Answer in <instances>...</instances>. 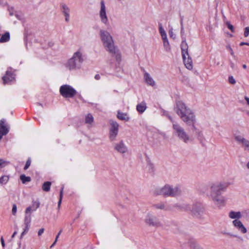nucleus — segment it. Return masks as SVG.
<instances>
[{
  "label": "nucleus",
  "mask_w": 249,
  "mask_h": 249,
  "mask_svg": "<svg viewBox=\"0 0 249 249\" xmlns=\"http://www.w3.org/2000/svg\"><path fill=\"white\" fill-rule=\"evenodd\" d=\"M175 110L184 123L194 126L196 122L195 114L184 102L181 101L177 102Z\"/></svg>",
  "instance_id": "obj_1"
},
{
  "label": "nucleus",
  "mask_w": 249,
  "mask_h": 249,
  "mask_svg": "<svg viewBox=\"0 0 249 249\" xmlns=\"http://www.w3.org/2000/svg\"><path fill=\"white\" fill-rule=\"evenodd\" d=\"M228 186L227 183L219 182L213 183L211 186V196L214 204L218 207L224 205L225 199L221 194L226 190Z\"/></svg>",
  "instance_id": "obj_2"
},
{
  "label": "nucleus",
  "mask_w": 249,
  "mask_h": 249,
  "mask_svg": "<svg viewBox=\"0 0 249 249\" xmlns=\"http://www.w3.org/2000/svg\"><path fill=\"white\" fill-rule=\"evenodd\" d=\"M181 192V189L178 186L173 187L166 184L162 187L156 188L154 193L156 195H162L166 197H175L180 195Z\"/></svg>",
  "instance_id": "obj_3"
},
{
  "label": "nucleus",
  "mask_w": 249,
  "mask_h": 249,
  "mask_svg": "<svg viewBox=\"0 0 249 249\" xmlns=\"http://www.w3.org/2000/svg\"><path fill=\"white\" fill-rule=\"evenodd\" d=\"M100 35L106 50L110 54H115L116 47L114 46V41L110 34L106 31L101 30Z\"/></svg>",
  "instance_id": "obj_4"
},
{
  "label": "nucleus",
  "mask_w": 249,
  "mask_h": 249,
  "mask_svg": "<svg viewBox=\"0 0 249 249\" xmlns=\"http://www.w3.org/2000/svg\"><path fill=\"white\" fill-rule=\"evenodd\" d=\"M82 54L77 51L74 53L72 56L64 64L65 67L70 71H74L80 68L83 62Z\"/></svg>",
  "instance_id": "obj_5"
},
{
  "label": "nucleus",
  "mask_w": 249,
  "mask_h": 249,
  "mask_svg": "<svg viewBox=\"0 0 249 249\" xmlns=\"http://www.w3.org/2000/svg\"><path fill=\"white\" fill-rule=\"evenodd\" d=\"M173 134L185 143H188L191 141V137L179 124L174 123L173 124Z\"/></svg>",
  "instance_id": "obj_6"
},
{
  "label": "nucleus",
  "mask_w": 249,
  "mask_h": 249,
  "mask_svg": "<svg viewBox=\"0 0 249 249\" xmlns=\"http://www.w3.org/2000/svg\"><path fill=\"white\" fill-rule=\"evenodd\" d=\"M181 209L186 211H190L196 216L199 217L202 216L205 212L203 205L201 203H196L191 206L188 204H183Z\"/></svg>",
  "instance_id": "obj_7"
},
{
  "label": "nucleus",
  "mask_w": 249,
  "mask_h": 249,
  "mask_svg": "<svg viewBox=\"0 0 249 249\" xmlns=\"http://www.w3.org/2000/svg\"><path fill=\"white\" fill-rule=\"evenodd\" d=\"M60 94L64 98H73L76 94V90L69 85H63L59 89Z\"/></svg>",
  "instance_id": "obj_8"
},
{
  "label": "nucleus",
  "mask_w": 249,
  "mask_h": 249,
  "mask_svg": "<svg viewBox=\"0 0 249 249\" xmlns=\"http://www.w3.org/2000/svg\"><path fill=\"white\" fill-rule=\"evenodd\" d=\"M145 221L146 223L148 224L150 226L160 227L162 226V224L160 220L156 216L151 213L147 215Z\"/></svg>",
  "instance_id": "obj_9"
},
{
  "label": "nucleus",
  "mask_w": 249,
  "mask_h": 249,
  "mask_svg": "<svg viewBox=\"0 0 249 249\" xmlns=\"http://www.w3.org/2000/svg\"><path fill=\"white\" fill-rule=\"evenodd\" d=\"M109 124L110 125V128L109 129V139L110 141H113L118 135L119 124L116 121L113 120H110Z\"/></svg>",
  "instance_id": "obj_10"
},
{
  "label": "nucleus",
  "mask_w": 249,
  "mask_h": 249,
  "mask_svg": "<svg viewBox=\"0 0 249 249\" xmlns=\"http://www.w3.org/2000/svg\"><path fill=\"white\" fill-rule=\"evenodd\" d=\"M99 16L101 21L107 24L108 23V18L106 14V6L104 1L101 2V9L99 12Z\"/></svg>",
  "instance_id": "obj_11"
},
{
  "label": "nucleus",
  "mask_w": 249,
  "mask_h": 249,
  "mask_svg": "<svg viewBox=\"0 0 249 249\" xmlns=\"http://www.w3.org/2000/svg\"><path fill=\"white\" fill-rule=\"evenodd\" d=\"M234 139L239 144L242 145L246 150L249 151V141L240 135L235 136Z\"/></svg>",
  "instance_id": "obj_12"
},
{
  "label": "nucleus",
  "mask_w": 249,
  "mask_h": 249,
  "mask_svg": "<svg viewBox=\"0 0 249 249\" xmlns=\"http://www.w3.org/2000/svg\"><path fill=\"white\" fill-rule=\"evenodd\" d=\"M182 56H185V54L188 53V46L186 42V39L185 36H182V42L180 45Z\"/></svg>",
  "instance_id": "obj_13"
},
{
  "label": "nucleus",
  "mask_w": 249,
  "mask_h": 249,
  "mask_svg": "<svg viewBox=\"0 0 249 249\" xmlns=\"http://www.w3.org/2000/svg\"><path fill=\"white\" fill-rule=\"evenodd\" d=\"M182 58L186 68L190 70H192L193 67V61L189 54H185L184 57L182 56Z\"/></svg>",
  "instance_id": "obj_14"
},
{
  "label": "nucleus",
  "mask_w": 249,
  "mask_h": 249,
  "mask_svg": "<svg viewBox=\"0 0 249 249\" xmlns=\"http://www.w3.org/2000/svg\"><path fill=\"white\" fill-rule=\"evenodd\" d=\"M31 207H27L25 210V215L24 219V225H30L31 222Z\"/></svg>",
  "instance_id": "obj_15"
},
{
  "label": "nucleus",
  "mask_w": 249,
  "mask_h": 249,
  "mask_svg": "<svg viewBox=\"0 0 249 249\" xmlns=\"http://www.w3.org/2000/svg\"><path fill=\"white\" fill-rule=\"evenodd\" d=\"M61 11L65 17V21L69 22L70 20V8L65 4L61 5Z\"/></svg>",
  "instance_id": "obj_16"
},
{
  "label": "nucleus",
  "mask_w": 249,
  "mask_h": 249,
  "mask_svg": "<svg viewBox=\"0 0 249 249\" xmlns=\"http://www.w3.org/2000/svg\"><path fill=\"white\" fill-rule=\"evenodd\" d=\"M115 149L121 153H124L127 151V148L122 141L116 144Z\"/></svg>",
  "instance_id": "obj_17"
},
{
  "label": "nucleus",
  "mask_w": 249,
  "mask_h": 249,
  "mask_svg": "<svg viewBox=\"0 0 249 249\" xmlns=\"http://www.w3.org/2000/svg\"><path fill=\"white\" fill-rule=\"evenodd\" d=\"M14 79V76L11 72L7 71L5 75L2 77L3 83L4 84H8L10 82L12 81Z\"/></svg>",
  "instance_id": "obj_18"
},
{
  "label": "nucleus",
  "mask_w": 249,
  "mask_h": 249,
  "mask_svg": "<svg viewBox=\"0 0 249 249\" xmlns=\"http://www.w3.org/2000/svg\"><path fill=\"white\" fill-rule=\"evenodd\" d=\"M144 79L145 80V82L147 84L153 87L155 85V82L153 79V78L151 77V76L150 75V74L147 73V72H145L144 74Z\"/></svg>",
  "instance_id": "obj_19"
},
{
  "label": "nucleus",
  "mask_w": 249,
  "mask_h": 249,
  "mask_svg": "<svg viewBox=\"0 0 249 249\" xmlns=\"http://www.w3.org/2000/svg\"><path fill=\"white\" fill-rule=\"evenodd\" d=\"M9 129L8 126L5 124V120H1L0 121V132L5 133V135H6L9 132Z\"/></svg>",
  "instance_id": "obj_20"
},
{
  "label": "nucleus",
  "mask_w": 249,
  "mask_h": 249,
  "mask_svg": "<svg viewBox=\"0 0 249 249\" xmlns=\"http://www.w3.org/2000/svg\"><path fill=\"white\" fill-rule=\"evenodd\" d=\"M117 118L121 120L127 122L129 120L130 118L126 113H123L120 110L117 112Z\"/></svg>",
  "instance_id": "obj_21"
},
{
  "label": "nucleus",
  "mask_w": 249,
  "mask_h": 249,
  "mask_svg": "<svg viewBox=\"0 0 249 249\" xmlns=\"http://www.w3.org/2000/svg\"><path fill=\"white\" fill-rule=\"evenodd\" d=\"M147 107L144 102H142L137 105L136 107L137 110L140 113H143L146 109Z\"/></svg>",
  "instance_id": "obj_22"
},
{
  "label": "nucleus",
  "mask_w": 249,
  "mask_h": 249,
  "mask_svg": "<svg viewBox=\"0 0 249 249\" xmlns=\"http://www.w3.org/2000/svg\"><path fill=\"white\" fill-rule=\"evenodd\" d=\"M229 216L231 219H239L241 217L242 214L240 212L231 211L229 213Z\"/></svg>",
  "instance_id": "obj_23"
},
{
  "label": "nucleus",
  "mask_w": 249,
  "mask_h": 249,
  "mask_svg": "<svg viewBox=\"0 0 249 249\" xmlns=\"http://www.w3.org/2000/svg\"><path fill=\"white\" fill-rule=\"evenodd\" d=\"M190 249H204L200 245L195 241L190 242Z\"/></svg>",
  "instance_id": "obj_24"
},
{
  "label": "nucleus",
  "mask_w": 249,
  "mask_h": 249,
  "mask_svg": "<svg viewBox=\"0 0 249 249\" xmlns=\"http://www.w3.org/2000/svg\"><path fill=\"white\" fill-rule=\"evenodd\" d=\"M163 47L166 52H169L171 50L170 46L167 37L162 39Z\"/></svg>",
  "instance_id": "obj_25"
},
{
  "label": "nucleus",
  "mask_w": 249,
  "mask_h": 249,
  "mask_svg": "<svg viewBox=\"0 0 249 249\" xmlns=\"http://www.w3.org/2000/svg\"><path fill=\"white\" fill-rule=\"evenodd\" d=\"M51 184L52 183L50 181L45 182L42 186V189L45 192H49L50 190Z\"/></svg>",
  "instance_id": "obj_26"
},
{
  "label": "nucleus",
  "mask_w": 249,
  "mask_h": 249,
  "mask_svg": "<svg viewBox=\"0 0 249 249\" xmlns=\"http://www.w3.org/2000/svg\"><path fill=\"white\" fill-rule=\"evenodd\" d=\"M10 39V34L8 32H6L0 38V42H6Z\"/></svg>",
  "instance_id": "obj_27"
},
{
  "label": "nucleus",
  "mask_w": 249,
  "mask_h": 249,
  "mask_svg": "<svg viewBox=\"0 0 249 249\" xmlns=\"http://www.w3.org/2000/svg\"><path fill=\"white\" fill-rule=\"evenodd\" d=\"M159 32L161 36L162 39L167 38L166 33L165 30H164V29L162 26V24L161 23H159Z\"/></svg>",
  "instance_id": "obj_28"
},
{
  "label": "nucleus",
  "mask_w": 249,
  "mask_h": 249,
  "mask_svg": "<svg viewBox=\"0 0 249 249\" xmlns=\"http://www.w3.org/2000/svg\"><path fill=\"white\" fill-rule=\"evenodd\" d=\"M153 208L156 209H160V210H167V209L165 205V204L163 203H160L158 204H155L153 205Z\"/></svg>",
  "instance_id": "obj_29"
},
{
  "label": "nucleus",
  "mask_w": 249,
  "mask_h": 249,
  "mask_svg": "<svg viewBox=\"0 0 249 249\" xmlns=\"http://www.w3.org/2000/svg\"><path fill=\"white\" fill-rule=\"evenodd\" d=\"M20 179L23 184H25L26 182H30L31 178L30 177H26L25 175H21L20 176Z\"/></svg>",
  "instance_id": "obj_30"
},
{
  "label": "nucleus",
  "mask_w": 249,
  "mask_h": 249,
  "mask_svg": "<svg viewBox=\"0 0 249 249\" xmlns=\"http://www.w3.org/2000/svg\"><path fill=\"white\" fill-rule=\"evenodd\" d=\"M9 177L8 176H2L0 178V184L2 185H5L8 181Z\"/></svg>",
  "instance_id": "obj_31"
},
{
  "label": "nucleus",
  "mask_w": 249,
  "mask_h": 249,
  "mask_svg": "<svg viewBox=\"0 0 249 249\" xmlns=\"http://www.w3.org/2000/svg\"><path fill=\"white\" fill-rule=\"evenodd\" d=\"M40 206V202L39 201L36 200L33 201L31 207V211H35Z\"/></svg>",
  "instance_id": "obj_32"
},
{
  "label": "nucleus",
  "mask_w": 249,
  "mask_h": 249,
  "mask_svg": "<svg viewBox=\"0 0 249 249\" xmlns=\"http://www.w3.org/2000/svg\"><path fill=\"white\" fill-rule=\"evenodd\" d=\"M93 122V117L91 114H88L85 118V123L91 124Z\"/></svg>",
  "instance_id": "obj_33"
},
{
  "label": "nucleus",
  "mask_w": 249,
  "mask_h": 249,
  "mask_svg": "<svg viewBox=\"0 0 249 249\" xmlns=\"http://www.w3.org/2000/svg\"><path fill=\"white\" fill-rule=\"evenodd\" d=\"M232 223L235 227L238 230L240 228V226L243 224L238 219H235L232 221Z\"/></svg>",
  "instance_id": "obj_34"
},
{
  "label": "nucleus",
  "mask_w": 249,
  "mask_h": 249,
  "mask_svg": "<svg viewBox=\"0 0 249 249\" xmlns=\"http://www.w3.org/2000/svg\"><path fill=\"white\" fill-rule=\"evenodd\" d=\"M30 225H25V228L24 229V231L21 234V238H22L23 236L28 232L30 228Z\"/></svg>",
  "instance_id": "obj_35"
},
{
  "label": "nucleus",
  "mask_w": 249,
  "mask_h": 249,
  "mask_svg": "<svg viewBox=\"0 0 249 249\" xmlns=\"http://www.w3.org/2000/svg\"><path fill=\"white\" fill-rule=\"evenodd\" d=\"M63 187H62L60 191L59 200L58 202V207L59 208L61 203L62 199L63 197Z\"/></svg>",
  "instance_id": "obj_36"
},
{
  "label": "nucleus",
  "mask_w": 249,
  "mask_h": 249,
  "mask_svg": "<svg viewBox=\"0 0 249 249\" xmlns=\"http://www.w3.org/2000/svg\"><path fill=\"white\" fill-rule=\"evenodd\" d=\"M9 162L3 160L2 159H0V169L5 167Z\"/></svg>",
  "instance_id": "obj_37"
},
{
  "label": "nucleus",
  "mask_w": 249,
  "mask_h": 249,
  "mask_svg": "<svg viewBox=\"0 0 249 249\" xmlns=\"http://www.w3.org/2000/svg\"><path fill=\"white\" fill-rule=\"evenodd\" d=\"M146 160H147V163H148V165L149 166V171L150 172H153V168H154V166L153 165V164H152L150 161H149V159L148 158H147V159H146Z\"/></svg>",
  "instance_id": "obj_38"
},
{
  "label": "nucleus",
  "mask_w": 249,
  "mask_h": 249,
  "mask_svg": "<svg viewBox=\"0 0 249 249\" xmlns=\"http://www.w3.org/2000/svg\"><path fill=\"white\" fill-rule=\"evenodd\" d=\"M238 230L241 232L242 233H245L247 232V229L245 228V227L243 225V224L242 225V226H240V228L238 229Z\"/></svg>",
  "instance_id": "obj_39"
},
{
  "label": "nucleus",
  "mask_w": 249,
  "mask_h": 249,
  "mask_svg": "<svg viewBox=\"0 0 249 249\" xmlns=\"http://www.w3.org/2000/svg\"><path fill=\"white\" fill-rule=\"evenodd\" d=\"M31 160L30 158H29L26 161V164H25V165L24 167V170H27L29 167L31 165Z\"/></svg>",
  "instance_id": "obj_40"
},
{
  "label": "nucleus",
  "mask_w": 249,
  "mask_h": 249,
  "mask_svg": "<svg viewBox=\"0 0 249 249\" xmlns=\"http://www.w3.org/2000/svg\"><path fill=\"white\" fill-rule=\"evenodd\" d=\"M229 82L231 84H235L236 83V81L232 76H230L229 77Z\"/></svg>",
  "instance_id": "obj_41"
},
{
  "label": "nucleus",
  "mask_w": 249,
  "mask_h": 249,
  "mask_svg": "<svg viewBox=\"0 0 249 249\" xmlns=\"http://www.w3.org/2000/svg\"><path fill=\"white\" fill-rule=\"evenodd\" d=\"M249 35V27H247L245 29L244 36L245 37H247Z\"/></svg>",
  "instance_id": "obj_42"
},
{
  "label": "nucleus",
  "mask_w": 249,
  "mask_h": 249,
  "mask_svg": "<svg viewBox=\"0 0 249 249\" xmlns=\"http://www.w3.org/2000/svg\"><path fill=\"white\" fill-rule=\"evenodd\" d=\"M227 49L229 50L231 54L235 58V56L234 55V52L232 49V48L230 46H226Z\"/></svg>",
  "instance_id": "obj_43"
},
{
  "label": "nucleus",
  "mask_w": 249,
  "mask_h": 249,
  "mask_svg": "<svg viewBox=\"0 0 249 249\" xmlns=\"http://www.w3.org/2000/svg\"><path fill=\"white\" fill-rule=\"evenodd\" d=\"M227 27L232 32H234V27L230 23V22H227Z\"/></svg>",
  "instance_id": "obj_44"
},
{
  "label": "nucleus",
  "mask_w": 249,
  "mask_h": 249,
  "mask_svg": "<svg viewBox=\"0 0 249 249\" xmlns=\"http://www.w3.org/2000/svg\"><path fill=\"white\" fill-rule=\"evenodd\" d=\"M193 127L194 130H196V133L197 134L198 136L200 137H201L202 136V132L199 131V130H197L195 126H193Z\"/></svg>",
  "instance_id": "obj_45"
},
{
  "label": "nucleus",
  "mask_w": 249,
  "mask_h": 249,
  "mask_svg": "<svg viewBox=\"0 0 249 249\" xmlns=\"http://www.w3.org/2000/svg\"><path fill=\"white\" fill-rule=\"evenodd\" d=\"M12 213L13 215H15L17 212V206L16 204L13 205V208L12 210Z\"/></svg>",
  "instance_id": "obj_46"
},
{
  "label": "nucleus",
  "mask_w": 249,
  "mask_h": 249,
  "mask_svg": "<svg viewBox=\"0 0 249 249\" xmlns=\"http://www.w3.org/2000/svg\"><path fill=\"white\" fill-rule=\"evenodd\" d=\"M112 55H115L116 56V60L117 61H119L120 60V58H121V56L120 55L117 53V51H116V53L115 54H111Z\"/></svg>",
  "instance_id": "obj_47"
},
{
  "label": "nucleus",
  "mask_w": 249,
  "mask_h": 249,
  "mask_svg": "<svg viewBox=\"0 0 249 249\" xmlns=\"http://www.w3.org/2000/svg\"><path fill=\"white\" fill-rule=\"evenodd\" d=\"M180 34L181 36V38L182 39V36H184V30L183 26H182V27H181Z\"/></svg>",
  "instance_id": "obj_48"
},
{
  "label": "nucleus",
  "mask_w": 249,
  "mask_h": 249,
  "mask_svg": "<svg viewBox=\"0 0 249 249\" xmlns=\"http://www.w3.org/2000/svg\"><path fill=\"white\" fill-rule=\"evenodd\" d=\"M44 229L43 228L40 229L38 231V235L40 236L44 232Z\"/></svg>",
  "instance_id": "obj_49"
},
{
  "label": "nucleus",
  "mask_w": 249,
  "mask_h": 249,
  "mask_svg": "<svg viewBox=\"0 0 249 249\" xmlns=\"http://www.w3.org/2000/svg\"><path fill=\"white\" fill-rule=\"evenodd\" d=\"M62 231V230L61 229V230H60V231H59V232L57 234V235H56V236L55 237V241H57L58 239L59 238V236L60 235V234L61 233Z\"/></svg>",
  "instance_id": "obj_50"
},
{
  "label": "nucleus",
  "mask_w": 249,
  "mask_h": 249,
  "mask_svg": "<svg viewBox=\"0 0 249 249\" xmlns=\"http://www.w3.org/2000/svg\"><path fill=\"white\" fill-rule=\"evenodd\" d=\"M0 241H1V245H2V247L4 248L5 247V243H4V241L3 237H1Z\"/></svg>",
  "instance_id": "obj_51"
},
{
  "label": "nucleus",
  "mask_w": 249,
  "mask_h": 249,
  "mask_svg": "<svg viewBox=\"0 0 249 249\" xmlns=\"http://www.w3.org/2000/svg\"><path fill=\"white\" fill-rule=\"evenodd\" d=\"M244 45L249 46V43L242 42L240 44V46H243V45Z\"/></svg>",
  "instance_id": "obj_52"
},
{
  "label": "nucleus",
  "mask_w": 249,
  "mask_h": 249,
  "mask_svg": "<svg viewBox=\"0 0 249 249\" xmlns=\"http://www.w3.org/2000/svg\"><path fill=\"white\" fill-rule=\"evenodd\" d=\"M183 17H180V23L181 27H182V26H183Z\"/></svg>",
  "instance_id": "obj_53"
},
{
  "label": "nucleus",
  "mask_w": 249,
  "mask_h": 249,
  "mask_svg": "<svg viewBox=\"0 0 249 249\" xmlns=\"http://www.w3.org/2000/svg\"><path fill=\"white\" fill-rule=\"evenodd\" d=\"M94 78L96 80H99L100 79V76L99 74H96Z\"/></svg>",
  "instance_id": "obj_54"
},
{
  "label": "nucleus",
  "mask_w": 249,
  "mask_h": 249,
  "mask_svg": "<svg viewBox=\"0 0 249 249\" xmlns=\"http://www.w3.org/2000/svg\"><path fill=\"white\" fill-rule=\"evenodd\" d=\"M169 119L173 123V124L174 123H177L176 122H175L173 119V118L170 116H168Z\"/></svg>",
  "instance_id": "obj_55"
},
{
  "label": "nucleus",
  "mask_w": 249,
  "mask_h": 249,
  "mask_svg": "<svg viewBox=\"0 0 249 249\" xmlns=\"http://www.w3.org/2000/svg\"><path fill=\"white\" fill-rule=\"evenodd\" d=\"M230 66H231V67L232 69H233L234 68V66H234V63H233V62H231V61L230 62Z\"/></svg>",
  "instance_id": "obj_56"
},
{
  "label": "nucleus",
  "mask_w": 249,
  "mask_h": 249,
  "mask_svg": "<svg viewBox=\"0 0 249 249\" xmlns=\"http://www.w3.org/2000/svg\"><path fill=\"white\" fill-rule=\"evenodd\" d=\"M5 135V133H0V140L2 139V137Z\"/></svg>",
  "instance_id": "obj_57"
},
{
  "label": "nucleus",
  "mask_w": 249,
  "mask_h": 249,
  "mask_svg": "<svg viewBox=\"0 0 249 249\" xmlns=\"http://www.w3.org/2000/svg\"><path fill=\"white\" fill-rule=\"evenodd\" d=\"M245 99L247 102L248 104L249 105V98H248V97H245Z\"/></svg>",
  "instance_id": "obj_58"
},
{
  "label": "nucleus",
  "mask_w": 249,
  "mask_h": 249,
  "mask_svg": "<svg viewBox=\"0 0 249 249\" xmlns=\"http://www.w3.org/2000/svg\"><path fill=\"white\" fill-rule=\"evenodd\" d=\"M17 234V231H15L12 235V238H14L15 236Z\"/></svg>",
  "instance_id": "obj_59"
},
{
  "label": "nucleus",
  "mask_w": 249,
  "mask_h": 249,
  "mask_svg": "<svg viewBox=\"0 0 249 249\" xmlns=\"http://www.w3.org/2000/svg\"><path fill=\"white\" fill-rule=\"evenodd\" d=\"M226 234L228 235H230L231 236H233V237H237L236 235H232L230 233H226Z\"/></svg>",
  "instance_id": "obj_60"
},
{
  "label": "nucleus",
  "mask_w": 249,
  "mask_h": 249,
  "mask_svg": "<svg viewBox=\"0 0 249 249\" xmlns=\"http://www.w3.org/2000/svg\"><path fill=\"white\" fill-rule=\"evenodd\" d=\"M56 242H57V241H55V240L53 242V244L51 245V248H53L56 244Z\"/></svg>",
  "instance_id": "obj_61"
},
{
  "label": "nucleus",
  "mask_w": 249,
  "mask_h": 249,
  "mask_svg": "<svg viewBox=\"0 0 249 249\" xmlns=\"http://www.w3.org/2000/svg\"><path fill=\"white\" fill-rule=\"evenodd\" d=\"M169 34L170 36H172L173 35V32L172 31H169Z\"/></svg>",
  "instance_id": "obj_62"
},
{
  "label": "nucleus",
  "mask_w": 249,
  "mask_h": 249,
  "mask_svg": "<svg viewBox=\"0 0 249 249\" xmlns=\"http://www.w3.org/2000/svg\"><path fill=\"white\" fill-rule=\"evenodd\" d=\"M243 68L244 69H246L247 68V66H246V65H245V64L243 65Z\"/></svg>",
  "instance_id": "obj_63"
},
{
  "label": "nucleus",
  "mask_w": 249,
  "mask_h": 249,
  "mask_svg": "<svg viewBox=\"0 0 249 249\" xmlns=\"http://www.w3.org/2000/svg\"><path fill=\"white\" fill-rule=\"evenodd\" d=\"M247 167L249 169V161L247 164Z\"/></svg>",
  "instance_id": "obj_64"
}]
</instances>
